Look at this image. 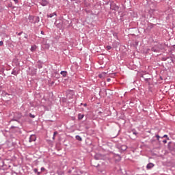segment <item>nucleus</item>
<instances>
[{
  "mask_svg": "<svg viewBox=\"0 0 175 175\" xmlns=\"http://www.w3.org/2000/svg\"><path fill=\"white\" fill-rule=\"evenodd\" d=\"M68 21L67 20H64L63 21H56L55 22V25H56L57 28H59V29H64V28H66V24H68Z\"/></svg>",
  "mask_w": 175,
  "mask_h": 175,
  "instance_id": "obj_1",
  "label": "nucleus"
},
{
  "mask_svg": "<svg viewBox=\"0 0 175 175\" xmlns=\"http://www.w3.org/2000/svg\"><path fill=\"white\" fill-rule=\"evenodd\" d=\"M151 51H153L154 53H159V51H161V45H154L153 47H152Z\"/></svg>",
  "mask_w": 175,
  "mask_h": 175,
  "instance_id": "obj_2",
  "label": "nucleus"
},
{
  "mask_svg": "<svg viewBox=\"0 0 175 175\" xmlns=\"http://www.w3.org/2000/svg\"><path fill=\"white\" fill-rule=\"evenodd\" d=\"M68 173L72 175H79V170L76 167H72L71 170H68Z\"/></svg>",
  "mask_w": 175,
  "mask_h": 175,
  "instance_id": "obj_3",
  "label": "nucleus"
},
{
  "mask_svg": "<svg viewBox=\"0 0 175 175\" xmlns=\"http://www.w3.org/2000/svg\"><path fill=\"white\" fill-rule=\"evenodd\" d=\"M118 148L120 152H124V151H126L128 147L126 146V145H118Z\"/></svg>",
  "mask_w": 175,
  "mask_h": 175,
  "instance_id": "obj_4",
  "label": "nucleus"
},
{
  "mask_svg": "<svg viewBox=\"0 0 175 175\" xmlns=\"http://www.w3.org/2000/svg\"><path fill=\"white\" fill-rule=\"evenodd\" d=\"M66 94L68 99H72V98H73V96L75 95V91L69 90H67Z\"/></svg>",
  "mask_w": 175,
  "mask_h": 175,
  "instance_id": "obj_5",
  "label": "nucleus"
},
{
  "mask_svg": "<svg viewBox=\"0 0 175 175\" xmlns=\"http://www.w3.org/2000/svg\"><path fill=\"white\" fill-rule=\"evenodd\" d=\"M113 159L115 162H120L121 161V156L120 154H115Z\"/></svg>",
  "mask_w": 175,
  "mask_h": 175,
  "instance_id": "obj_6",
  "label": "nucleus"
},
{
  "mask_svg": "<svg viewBox=\"0 0 175 175\" xmlns=\"http://www.w3.org/2000/svg\"><path fill=\"white\" fill-rule=\"evenodd\" d=\"M40 4L41 6H47V5H49V1H47V0H41Z\"/></svg>",
  "mask_w": 175,
  "mask_h": 175,
  "instance_id": "obj_7",
  "label": "nucleus"
},
{
  "mask_svg": "<svg viewBox=\"0 0 175 175\" xmlns=\"http://www.w3.org/2000/svg\"><path fill=\"white\" fill-rule=\"evenodd\" d=\"M28 20H29V23H31V24H34L35 16H33L32 15H29L28 16Z\"/></svg>",
  "mask_w": 175,
  "mask_h": 175,
  "instance_id": "obj_8",
  "label": "nucleus"
},
{
  "mask_svg": "<svg viewBox=\"0 0 175 175\" xmlns=\"http://www.w3.org/2000/svg\"><path fill=\"white\" fill-rule=\"evenodd\" d=\"M112 10H115V12H118L120 10V7L116 4H114L111 6Z\"/></svg>",
  "mask_w": 175,
  "mask_h": 175,
  "instance_id": "obj_9",
  "label": "nucleus"
},
{
  "mask_svg": "<svg viewBox=\"0 0 175 175\" xmlns=\"http://www.w3.org/2000/svg\"><path fill=\"white\" fill-rule=\"evenodd\" d=\"M154 163H149L147 164V165H146V169H147L148 170H150V169H152V167H154Z\"/></svg>",
  "mask_w": 175,
  "mask_h": 175,
  "instance_id": "obj_10",
  "label": "nucleus"
},
{
  "mask_svg": "<svg viewBox=\"0 0 175 175\" xmlns=\"http://www.w3.org/2000/svg\"><path fill=\"white\" fill-rule=\"evenodd\" d=\"M35 140H36V137H35L33 135H31L29 137V143H32V142H35Z\"/></svg>",
  "mask_w": 175,
  "mask_h": 175,
  "instance_id": "obj_11",
  "label": "nucleus"
},
{
  "mask_svg": "<svg viewBox=\"0 0 175 175\" xmlns=\"http://www.w3.org/2000/svg\"><path fill=\"white\" fill-rule=\"evenodd\" d=\"M54 16H57V12H53L52 14H49L47 15V17H49V18H53Z\"/></svg>",
  "mask_w": 175,
  "mask_h": 175,
  "instance_id": "obj_12",
  "label": "nucleus"
},
{
  "mask_svg": "<svg viewBox=\"0 0 175 175\" xmlns=\"http://www.w3.org/2000/svg\"><path fill=\"white\" fill-rule=\"evenodd\" d=\"M40 21L39 16H34V24H36Z\"/></svg>",
  "mask_w": 175,
  "mask_h": 175,
  "instance_id": "obj_13",
  "label": "nucleus"
},
{
  "mask_svg": "<svg viewBox=\"0 0 175 175\" xmlns=\"http://www.w3.org/2000/svg\"><path fill=\"white\" fill-rule=\"evenodd\" d=\"M60 75H62L63 76V77H66V76H68V72L61 71Z\"/></svg>",
  "mask_w": 175,
  "mask_h": 175,
  "instance_id": "obj_14",
  "label": "nucleus"
},
{
  "mask_svg": "<svg viewBox=\"0 0 175 175\" xmlns=\"http://www.w3.org/2000/svg\"><path fill=\"white\" fill-rule=\"evenodd\" d=\"M153 27H154V25L153 24L148 23L147 29H152Z\"/></svg>",
  "mask_w": 175,
  "mask_h": 175,
  "instance_id": "obj_15",
  "label": "nucleus"
},
{
  "mask_svg": "<svg viewBox=\"0 0 175 175\" xmlns=\"http://www.w3.org/2000/svg\"><path fill=\"white\" fill-rule=\"evenodd\" d=\"M75 139L78 140V142H82L83 140V139L81 138V137H80V135H76Z\"/></svg>",
  "mask_w": 175,
  "mask_h": 175,
  "instance_id": "obj_16",
  "label": "nucleus"
},
{
  "mask_svg": "<svg viewBox=\"0 0 175 175\" xmlns=\"http://www.w3.org/2000/svg\"><path fill=\"white\" fill-rule=\"evenodd\" d=\"M82 118H84V114L79 113L78 114V120H81Z\"/></svg>",
  "mask_w": 175,
  "mask_h": 175,
  "instance_id": "obj_17",
  "label": "nucleus"
},
{
  "mask_svg": "<svg viewBox=\"0 0 175 175\" xmlns=\"http://www.w3.org/2000/svg\"><path fill=\"white\" fill-rule=\"evenodd\" d=\"M11 75H14V76H17L18 73H17V71L16 70H12Z\"/></svg>",
  "mask_w": 175,
  "mask_h": 175,
  "instance_id": "obj_18",
  "label": "nucleus"
},
{
  "mask_svg": "<svg viewBox=\"0 0 175 175\" xmlns=\"http://www.w3.org/2000/svg\"><path fill=\"white\" fill-rule=\"evenodd\" d=\"M113 38H115V39H118V33L113 32Z\"/></svg>",
  "mask_w": 175,
  "mask_h": 175,
  "instance_id": "obj_19",
  "label": "nucleus"
},
{
  "mask_svg": "<svg viewBox=\"0 0 175 175\" xmlns=\"http://www.w3.org/2000/svg\"><path fill=\"white\" fill-rule=\"evenodd\" d=\"M142 79H144V80H145V81H149V80H150V78H147L144 75H142Z\"/></svg>",
  "mask_w": 175,
  "mask_h": 175,
  "instance_id": "obj_20",
  "label": "nucleus"
},
{
  "mask_svg": "<svg viewBox=\"0 0 175 175\" xmlns=\"http://www.w3.org/2000/svg\"><path fill=\"white\" fill-rule=\"evenodd\" d=\"M102 156L100 154H96L95 156V159H97V160H99V159H102Z\"/></svg>",
  "mask_w": 175,
  "mask_h": 175,
  "instance_id": "obj_21",
  "label": "nucleus"
},
{
  "mask_svg": "<svg viewBox=\"0 0 175 175\" xmlns=\"http://www.w3.org/2000/svg\"><path fill=\"white\" fill-rule=\"evenodd\" d=\"M34 173L37 174V175H40V172L38 171V168H35L33 170Z\"/></svg>",
  "mask_w": 175,
  "mask_h": 175,
  "instance_id": "obj_22",
  "label": "nucleus"
},
{
  "mask_svg": "<svg viewBox=\"0 0 175 175\" xmlns=\"http://www.w3.org/2000/svg\"><path fill=\"white\" fill-rule=\"evenodd\" d=\"M8 8H12V9H14V7H13V4L12 3H9L8 4Z\"/></svg>",
  "mask_w": 175,
  "mask_h": 175,
  "instance_id": "obj_23",
  "label": "nucleus"
},
{
  "mask_svg": "<svg viewBox=\"0 0 175 175\" xmlns=\"http://www.w3.org/2000/svg\"><path fill=\"white\" fill-rule=\"evenodd\" d=\"M58 133L57 131H55L53 133V140H55V135H57Z\"/></svg>",
  "mask_w": 175,
  "mask_h": 175,
  "instance_id": "obj_24",
  "label": "nucleus"
},
{
  "mask_svg": "<svg viewBox=\"0 0 175 175\" xmlns=\"http://www.w3.org/2000/svg\"><path fill=\"white\" fill-rule=\"evenodd\" d=\"M3 72H5V69L3 68H0V75H2V73H3Z\"/></svg>",
  "mask_w": 175,
  "mask_h": 175,
  "instance_id": "obj_25",
  "label": "nucleus"
},
{
  "mask_svg": "<svg viewBox=\"0 0 175 175\" xmlns=\"http://www.w3.org/2000/svg\"><path fill=\"white\" fill-rule=\"evenodd\" d=\"M29 116L30 117V118H35V115L32 113L29 114Z\"/></svg>",
  "mask_w": 175,
  "mask_h": 175,
  "instance_id": "obj_26",
  "label": "nucleus"
},
{
  "mask_svg": "<svg viewBox=\"0 0 175 175\" xmlns=\"http://www.w3.org/2000/svg\"><path fill=\"white\" fill-rule=\"evenodd\" d=\"M106 49H107V50H111V46L107 45Z\"/></svg>",
  "mask_w": 175,
  "mask_h": 175,
  "instance_id": "obj_27",
  "label": "nucleus"
},
{
  "mask_svg": "<svg viewBox=\"0 0 175 175\" xmlns=\"http://www.w3.org/2000/svg\"><path fill=\"white\" fill-rule=\"evenodd\" d=\"M24 35H25L24 36L25 39H28V34H27L26 33H24Z\"/></svg>",
  "mask_w": 175,
  "mask_h": 175,
  "instance_id": "obj_28",
  "label": "nucleus"
},
{
  "mask_svg": "<svg viewBox=\"0 0 175 175\" xmlns=\"http://www.w3.org/2000/svg\"><path fill=\"white\" fill-rule=\"evenodd\" d=\"M16 34L18 35V36H21V35H23V31H21L19 33H16Z\"/></svg>",
  "mask_w": 175,
  "mask_h": 175,
  "instance_id": "obj_29",
  "label": "nucleus"
},
{
  "mask_svg": "<svg viewBox=\"0 0 175 175\" xmlns=\"http://www.w3.org/2000/svg\"><path fill=\"white\" fill-rule=\"evenodd\" d=\"M13 1L14 2L15 5H17V3H18V0H13Z\"/></svg>",
  "mask_w": 175,
  "mask_h": 175,
  "instance_id": "obj_30",
  "label": "nucleus"
},
{
  "mask_svg": "<svg viewBox=\"0 0 175 175\" xmlns=\"http://www.w3.org/2000/svg\"><path fill=\"white\" fill-rule=\"evenodd\" d=\"M46 49H50V44H46Z\"/></svg>",
  "mask_w": 175,
  "mask_h": 175,
  "instance_id": "obj_31",
  "label": "nucleus"
},
{
  "mask_svg": "<svg viewBox=\"0 0 175 175\" xmlns=\"http://www.w3.org/2000/svg\"><path fill=\"white\" fill-rule=\"evenodd\" d=\"M156 137L157 140H159V139L161 138V137L159 135H156Z\"/></svg>",
  "mask_w": 175,
  "mask_h": 175,
  "instance_id": "obj_32",
  "label": "nucleus"
},
{
  "mask_svg": "<svg viewBox=\"0 0 175 175\" xmlns=\"http://www.w3.org/2000/svg\"><path fill=\"white\" fill-rule=\"evenodd\" d=\"M46 170V168L44 167H41V172H44Z\"/></svg>",
  "mask_w": 175,
  "mask_h": 175,
  "instance_id": "obj_33",
  "label": "nucleus"
},
{
  "mask_svg": "<svg viewBox=\"0 0 175 175\" xmlns=\"http://www.w3.org/2000/svg\"><path fill=\"white\" fill-rule=\"evenodd\" d=\"M38 66L39 69H42V64H38Z\"/></svg>",
  "mask_w": 175,
  "mask_h": 175,
  "instance_id": "obj_34",
  "label": "nucleus"
},
{
  "mask_svg": "<svg viewBox=\"0 0 175 175\" xmlns=\"http://www.w3.org/2000/svg\"><path fill=\"white\" fill-rule=\"evenodd\" d=\"M98 172H100V173H103V174L106 173V172H105V171H103V170H98Z\"/></svg>",
  "mask_w": 175,
  "mask_h": 175,
  "instance_id": "obj_35",
  "label": "nucleus"
},
{
  "mask_svg": "<svg viewBox=\"0 0 175 175\" xmlns=\"http://www.w3.org/2000/svg\"><path fill=\"white\" fill-rule=\"evenodd\" d=\"M0 46H3V41H0Z\"/></svg>",
  "mask_w": 175,
  "mask_h": 175,
  "instance_id": "obj_36",
  "label": "nucleus"
},
{
  "mask_svg": "<svg viewBox=\"0 0 175 175\" xmlns=\"http://www.w3.org/2000/svg\"><path fill=\"white\" fill-rule=\"evenodd\" d=\"M163 143H164V144H165V143H167V141L166 139L163 140Z\"/></svg>",
  "mask_w": 175,
  "mask_h": 175,
  "instance_id": "obj_37",
  "label": "nucleus"
},
{
  "mask_svg": "<svg viewBox=\"0 0 175 175\" xmlns=\"http://www.w3.org/2000/svg\"><path fill=\"white\" fill-rule=\"evenodd\" d=\"M133 135H137V133L136 131H133Z\"/></svg>",
  "mask_w": 175,
  "mask_h": 175,
  "instance_id": "obj_38",
  "label": "nucleus"
},
{
  "mask_svg": "<svg viewBox=\"0 0 175 175\" xmlns=\"http://www.w3.org/2000/svg\"><path fill=\"white\" fill-rule=\"evenodd\" d=\"M44 31H41V35H44Z\"/></svg>",
  "mask_w": 175,
  "mask_h": 175,
  "instance_id": "obj_39",
  "label": "nucleus"
},
{
  "mask_svg": "<svg viewBox=\"0 0 175 175\" xmlns=\"http://www.w3.org/2000/svg\"><path fill=\"white\" fill-rule=\"evenodd\" d=\"M98 77H100V79H102V74L99 75Z\"/></svg>",
  "mask_w": 175,
  "mask_h": 175,
  "instance_id": "obj_40",
  "label": "nucleus"
},
{
  "mask_svg": "<svg viewBox=\"0 0 175 175\" xmlns=\"http://www.w3.org/2000/svg\"><path fill=\"white\" fill-rule=\"evenodd\" d=\"M163 137H167V135H164Z\"/></svg>",
  "mask_w": 175,
  "mask_h": 175,
  "instance_id": "obj_41",
  "label": "nucleus"
},
{
  "mask_svg": "<svg viewBox=\"0 0 175 175\" xmlns=\"http://www.w3.org/2000/svg\"><path fill=\"white\" fill-rule=\"evenodd\" d=\"M111 80V79H109V78H108V79H107V81H110Z\"/></svg>",
  "mask_w": 175,
  "mask_h": 175,
  "instance_id": "obj_42",
  "label": "nucleus"
},
{
  "mask_svg": "<svg viewBox=\"0 0 175 175\" xmlns=\"http://www.w3.org/2000/svg\"><path fill=\"white\" fill-rule=\"evenodd\" d=\"M83 106L85 107L87 106V103L83 104Z\"/></svg>",
  "mask_w": 175,
  "mask_h": 175,
  "instance_id": "obj_43",
  "label": "nucleus"
},
{
  "mask_svg": "<svg viewBox=\"0 0 175 175\" xmlns=\"http://www.w3.org/2000/svg\"><path fill=\"white\" fill-rule=\"evenodd\" d=\"M11 128L13 129V128H14V126H12Z\"/></svg>",
  "mask_w": 175,
  "mask_h": 175,
  "instance_id": "obj_44",
  "label": "nucleus"
},
{
  "mask_svg": "<svg viewBox=\"0 0 175 175\" xmlns=\"http://www.w3.org/2000/svg\"><path fill=\"white\" fill-rule=\"evenodd\" d=\"M2 159V157H1V156H0V161Z\"/></svg>",
  "mask_w": 175,
  "mask_h": 175,
  "instance_id": "obj_45",
  "label": "nucleus"
},
{
  "mask_svg": "<svg viewBox=\"0 0 175 175\" xmlns=\"http://www.w3.org/2000/svg\"><path fill=\"white\" fill-rule=\"evenodd\" d=\"M2 148V146H0V150Z\"/></svg>",
  "mask_w": 175,
  "mask_h": 175,
  "instance_id": "obj_46",
  "label": "nucleus"
},
{
  "mask_svg": "<svg viewBox=\"0 0 175 175\" xmlns=\"http://www.w3.org/2000/svg\"><path fill=\"white\" fill-rule=\"evenodd\" d=\"M81 105H84V104H83V103H81Z\"/></svg>",
  "mask_w": 175,
  "mask_h": 175,
  "instance_id": "obj_47",
  "label": "nucleus"
},
{
  "mask_svg": "<svg viewBox=\"0 0 175 175\" xmlns=\"http://www.w3.org/2000/svg\"><path fill=\"white\" fill-rule=\"evenodd\" d=\"M97 166H99V164H98V165Z\"/></svg>",
  "mask_w": 175,
  "mask_h": 175,
  "instance_id": "obj_48",
  "label": "nucleus"
},
{
  "mask_svg": "<svg viewBox=\"0 0 175 175\" xmlns=\"http://www.w3.org/2000/svg\"><path fill=\"white\" fill-rule=\"evenodd\" d=\"M1 170V167H0V170Z\"/></svg>",
  "mask_w": 175,
  "mask_h": 175,
  "instance_id": "obj_49",
  "label": "nucleus"
},
{
  "mask_svg": "<svg viewBox=\"0 0 175 175\" xmlns=\"http://www.w3.org/2000/svg\"><path fill=\"white\" fill-rule=\"evenodd\" d=\"M31 51H32V49H31Z\"/></svg>",
  "mask_w": 175,
  "mask_h": 175,
  "instance_id": "obj_50",
  "label": "nucleus"
}]
</instances>
